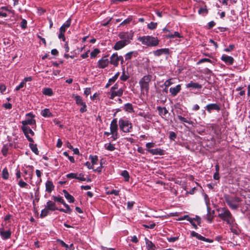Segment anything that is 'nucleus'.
<instances>
[{
  "instance_id": "09e8293b",
  "label": "nucleus",
  "mask_w": 250,
  "mask_h": 250,
  "mask_svg": "<svg viewBox=\"0 0 250 250\" xmlns=\"http://www.w3.org/2000/svg\"><path fill=\"white\" fill-rule=\"evenodd\" d=\"M100 53V50L96 48L93 51H92L90 53V57L91 58H95L97 56V55Z\"/></svg>"
},
{
  "instance_id": "bb28decb",
  "label": "nucleus",
  "mask_w": 250,
  "mask_h": 250,
  "mask_svg": "<svg viewBox=\"0 0 250 250\" xmlns=\"http://www.w3.org/2000/svg\"><path fill=\"white\" fill-rule=\"evenodd\" d=\"M0 234L4 240L10 238L11 235V232L8 230L7 231L0 230Z\"/></svg>"
},
{
  "instance_id": "2eb2a0df",
  "label": "nucleus",
  "mask_w": 250,
  "mask_h": 250,
  "mask_svg": "<svg viewBox=\"0 0 250 250\" xmlns=\"http://www.w3.org/2000/svg\"><path fill=\"white\" fill-rule=\"evenodd\" d=\"M109 62L108 59L104 57L98 61V66L100 68H104L108 65Z\"/></svg>"
},
{
  "instance_id": "e433bc0d",
  "label": "nucleus",
  "mask_w": 250,
  "mask_h": 250,
  "mask_svg": "<svg viewBox=\"0 0 250 250\" xmlns=\"http://www.w3.org/2000/svg\"><path fill=\"white\" fill-rule=\"evenodd\" d=\"M121 175L125 178V180L126 182H128L129 181L130 176L128 172L126 170H124L122 171Z\"/></svg>"
},
{
  "instance_id": "49530a36",
  "label": "nucleus",
  "mask_w": 250,
  "mask_h": 250,
  "mask_svg": "<svg viewBox=\"0 0 250 250\" xmlns=\"http://www.w3.org/2000/svg\"><path fill=\"white\" fill-rule=\"evenodd\" d=\"M208 217H207V220L211 223L213 219V216H211L210 215V208L209 207H208Z\"/></svg>"
},
{
  "instance_id": "37998d69",
  "label": "nucleus",
  "mask_w": 250,
  "mask_h": 250,
  "mask_svg": "<svg viewBox=\"0 0 250 250\" xmlns=\"http://www.w3.org/2000/svg\"><path fill=\"white\" fill-rule=\"evenodd\" d=\"M157 26V23L151 22L147 24V28L150 30H154L156 28Z\"/></svg>"
},
{
  "instance_id": "338daca9",
  "label": "nucleus",
  "mask_w": 250,
  "mask_h": 250,
  "mask_svg": "<svg viewBox=\"0 0 250 250\" xmlns=\"http://www.w3.org/2000/svg\"><path fill=\"white\" fill-rule=\"evenodd\" d=\"M155 146V144L153 142L148 143L146 144V146L148 149H151V147H153Z\"/></svg>"
},
{
  "instance_id": "c9c22d12",
  "label": "nucleus",
  "mask_w": 250,
  "mask_h": 250,
  "mask_svg": "<svg viewBox=\"0 0 250 250\" xmlns=\"http://www.w3.org/2000/svg\"><path fill=\"white\" fill-rule=\"evenodd\" d=\"M177 118L181 122L187 123L189 125H193V121H192L191 120H188L186 118L183 117L182 116H181L180 115H178L177 116Z\"/></svg>"
},
{
  "instance_id": "f704fd0d",
  "label": "nucleus",
  "mask_w": 250,
  "mask_h": 250,
  "mask_svg": "<svg viewBox=\"0 0 250 250\" xmlns=\"http://www.w3.org/2000/svg\"><path fill=\"white\" fill-rule=\"evenodd\" d=\"M138 53L136 51H131L126 54L125 55V60H129L131 59L132 56L134 55L136 57Z\"/></svg>"
},
{
  "instance_id": "0e129e2a",
  "label": "nucleus",
  "mask_w": 250,
  "mask_h": 250,
  "mask_svg": "<svg viewBox=\"0 0 250 250\" xmlns=\"http://www.w3.org/2000/svg\"><path fill=\"white\" fill-rule=\"evenodd\" d=\"M188 221L190 222V223L195 229H198L197 225L194 222L193 218L190 217Z\"/></svg>"
},
{
  "instance_id": "dca6fc26",
  "label": "nucleus",
  "mask_w": 250,
  "mask_h": 250,
  "mask_svg": "<svg viewBox=\"0 0 250 250\" xmlns=\"http://www.w3.org/2000/svg\"><path fill=\"white\" fill-rule=\"evenodd\" d=\"M221 60L226 63L229 65L232 64L234 62V59L232 57L227 56L225 54L222 56Z\"/></svg>"
},
{
  "instance_id": "4c0bfd02",
  "label": "nucleus",
  "mask_w": 250,
  "mask_h": 250,
  "mask_svg": "<svg viewBox=\"0 0 250 250\" xmlns=\"http://www.w3.org/2000/svg\"><path fill=\"white\" fill-rule=\"evenodd\" d=\"M49 210L47 209V208L45 207V208L43 209L41 211V213L40 214V217L42 218H43L46 216H47L49 214Z\"/></svg>"
},
{
  "instance_id": "ea45409f",
  "label": "nucleus",
  "mask_w": 250,
  "mask_h": 250,
  "mask_svg": "<svg viewBox=\"0 0 250 250\" xmlns=\"http://www.w3.org/2000/svg\"><path fill=\"white\" fill-rule=\"evenodd\" d=\"M2 177L3 179L7 180L9 178V173L6 167L3 169L2 171Z\"/></svg>"
},
{
  "instance_id": "864d4df0",
  "label": "nucleus",
  "mask_w": 250,
  "mask_h": 250,
  "mask_svg": "<svg viewBox=\"0 0 250 250\" xmlns=\"http://www.w3.org/2000/svg\"><path fill=\"white\" fill-rule=\"evenodd\" d=\"M132 20L131 17H129L127 19L125 20L120 25H123L125 24H128Z\"/></svg>"
},
{
  "instance_id": "f03ea898",
  "label": "nucleus",
  "mask_w": 250,
  "mask_h": 250,
  "mask_svg": "<svg viewBox=\"0 0 250 250\" xmlns=\"http://www.w3.org/2000/svg\"><path fill=\"white\" fill-rule=\"evenodd\" d=\"M138 40L142 44L148 46H156L158 45L159 41L157 37L151 36H144L138 38Z\"/></svg>"
},
{
  "instance_id": "bf43d9fd",
  "label": "nucleus",
  "mask_w": 250,
  "mask_h": 250,
  "mask_svg": "<svg viewBox=\"0 0 250 250\" xmlns=\"http://www.w3.org/2000/svg\"><path fill=\"white\" fill-rule=\"evenodd\" d=\"M71 19L70 18H69V19H68L67 20V21H66L62 25L64 27H66V28H68L70 26V24H71Z\"/></svg>"
},
{
  "instance_id": "8fccbe9b",
  "label": "nucleus",
  "mask_w": 250,
  "mask_h": 250,
  "mask_svg": "<svg viewBox=\"0 0 250 250\" xmlns=\"http://www.w3.org/2000/svg\"><path fill=\"white\" fill-rule=\"evenodd\" d=\"M176 134L174 132L170 131L169 133V138L171 140L174 141L176 138Z\"/></svg>"
},
{
  "instance_id": "a211bd4d",
  "label": "nucleus",
  "mask_w": 250,
  "mask_h": 250,
  "mask_svg": "<svg viewBox=\"0 0 250 250\" xmlns=\"http://www.w3.org/2000/svg\"><path fill=\"white\" fill-rule=\"evenodd\" d=\"M181 86L180 84L177 85L175 87H170L169 92L171 95L173 97L176 96L177 94L181 91Z\"/></svg>"
},
{
  "instance_id": "7ed1b4c3",
  "label": "nucleus",
  "mask_w": 250,
  "mask_h": 250,
  "mask_svg": "<svg viewBox=\"0 0 250 250\" xmlns=\"http://www.w3.org/2000/svg\"><path fill=\"white\" fill-rule=\"evenodd\" d=\"M219 210L221 213L218 214V217L228 224H231L233 223L234 219L230 211L226 208H222Z\"/></svg>"
},
{
  "instance_id": "9b49d317",
  "label": "nucleus",
  "mask_w": 250,
  "mask_h": 250,
  "mask_svg": "<svg viewBox=\"0 0 250 250\" xmlns=\"http://www.w3.org/2000/svg\"><path fill=\"white\" fill-rule=\"evenodd\" d=\"M208 113H211L212 110H215L216 111H220L221 109L220 106L217 104H207L205 107Z\"/></svg>"
},
{
  "instance_id": "f257e3e1",
  "label": "nucleus",
  "mask_w": 250,
  "mask_h": 250,
  "mask_svg": "<svg viewBox=\"0 0 250 250\" xmlns=\"http://www.w3.org/2000/svg\"><path fill=\"white\" fill-rule=\"evenodd\" d=\"M224 198L228 206L232 210H237L240 207L239 203L242 201L240 197L228 194L224 195Z\"/></svg>"
},
{
  "instance_id": "4468645a",
  "label": "nucleus",
  "mask_w": 250,
  "mask_h": 250,
  "mask_svg": "<svg viewBox=\"0 0 250 250\" xmlns=\"http://www.w3.org/2000/svg\"><path fill=\"white\" fill-rule=\"evenodd\" d=\"M128 44H129L128 42L120 40L115 43L114 46L113 47V48L116 50H118L122 49Z\"/></svg>"
},
{
  "instance_id": "4be33fe9",
  "label": "nucleus",
  "mask_w": 250,
  "mask_h": 250,
  "mask_svg": "<svg viewBox=\"0 0 250 250\" xmlns=\"http://www.w3.org/2000/svg\"><path fill=\"white\" fill-rule=\"evenodd\" d=\"M55 188L53 182L51 181H47L45 183V190L48 193H51Z\"/></svg>"
},
{
  "instance_id": "de8ad7c7",
  "label": "nucleus",
  "mask_w": 250,
  "mask_h": 250,
  "mask_svg": "<svg viewBox=\"0 0 250 250\" xmlns=\"http://www.w3.org/2000/svg\"><path fill=\"white\" fill-rule=\"evenodd\" d=\"M208 13V10L206 8H201L198 10V13L199 14L205 15Z\"/></svg>"
},
{
  "instance_id": "c756f323",
  "label": "nucleus",
  "mask_w": 250,
  "mask_h": 250,
  "mask_svg": "<svg viewBox=\"0 0 250 250\" xmlns=\"http://www.w3.org/2000/svg\"><path fill=\"white\" fill-rule=\"evenodd\" d=\"M63 205L66 208V209L61 208L59 209V210L61 212L70 214L71 212H72V209L70 208L69 206L67 205L66 203Z\"/></svg>"
},
{
  "instance_id": "69168bd1",
  "label": "nucleus",
  "mask_w": 250,
  "mask_h": 250,
  "mask_svg": "<svg viewBox=\"0 0 250 250\" xmlns=\"http://www.w3.org/2000/svg\"><path fill=\"white\" fill-rule=\"evenodd\" d=\"M156 226V224L155 223H152L151 224H150L149 225H143V226L146 228V229H153Z\"/></svg>"
},
{
  "instance_id": "e2e57ef3",
  "label": "nucleus",
  "mask_w": 250,
  "mask_h": 250,
  "mask_svg": "<svg viewBox=\"0 0 250 250\" xmlns=\"http://www.w3.org/2000/svg\"><path fill=\"white\" fill-rule=\"evenodd\" d=\"M235 46L233 44H230L228 48H226L224 49L225 52H230L233 50Z\"/></svg>"
},
{
  "instance_id": "7c9ffc66",
  "label": "nucleus",
  "mask_w": 250,
  "mask_h": 250,
  "mask_svg": "<svg viewBox=\"0 0 250 250\" xmlns=\"http://www.w3.org/2000/svg\"><path fill=\"white\" fill-rule=\"evenodd\" d=\"M42 93L43 95L48 96H51L53 95V92L50 88H44L42 89Z\"/></svg>"
},
{
  "instance_id": "72a5a7b5",
  "label": "nucleus",
  "mask_w": 250,
  "mask_h": 250,
  "mask_svg": "<svg viewBox=\"0 0 250 250\" xmlns=\"http://www.w3.org/2000/svg\"><path fill=\"white\" fill-rule=\"evenodd\" d=\"M52 199L54 200V201L55 202H56L60 203L62 204V205H64L65 203L63 198L60 196H53Z\"/></svg>"
},
{
  "instance_id": "13d9d810",
  "label": "nucleus",
  "mask_w": 250,
  "mask_h": 250,
  "mask_svg": "<svg viewBox=\"0 0 250 250\" xmlns=\"http://www.w3.org/2000/svg\"><path fill=\"white\" fill-rule=\"evenodd\" d=\"M77 175V173H70L67 174L66 175V176L67 178H69V179H72V178L76 179Z\"/></svg>"
},
{
  "instance_id": "412c9836",
  "label": "nucleus",
  "mask_w": 250,
  "mask_h": 250,
  "mask_svg": "<svg viewBox=\"0 0 250 250\" xmlns=\"http://www.w3.org/2000/svg\"><path fill=\"white\" fill-rule=\"evenodd\" d=\"M110 98L111 99H113L115 97L121 96L123 94V90L122 88H120L119 89L116 90H114L113 91L110 92Z\"/></svg>"
},
{
  "instance_id": "603ef678",
  "label": "nucleus",
  "mask_w": 250,
  "mask_h": 250,
  "mask_svg": "<svg viewBox=\"0 0 250 250\" xmlns=\"http://www.w3.org/2000/svg\"><path fill=\"white\" fill-rule=\"evenodd\" d=\"M128 78L129 76L127 75H126L125 71H124L120 77V79L123 81H125L128 79Z\"/></svg>"
},
{
  "instance_id": "c85d7f7f",
  "label": "nucleus",
  "mask_w": 250,
  "mask_h": 250,
  "mask_svg": "<svg viewBox=\"0 0 250 250\" xmlns=\"http://www.w3.org/2000/svg\"><path fill=\"white\" fill-rule=\"evenodd\" d=\"M157 108L159 114L161 116H164L168 113V110L166 107L158 106Z\"/></svg>"
},
{
  "instance_id": "aec40b11",
  "label": "nucleus",
  "mask_w": 250,
  "mask_h": 250,
  "mask_svg": "<svg viewBox=\"0 0 250 250\" xmlns=\"http://www.w3.org/2000/svg\"><path fill=\"white\" fill-rule=\"evenodd\" d=\"M55 202H53L50 200L48 201L46 203V207L48 209L52 211H55L56 210H59V208L56 207V204Z\"/></svg>"
},
{
  "instance_id": "a19ab883",
  "label": "nucleus",
  "mask_w": 250,
  "mask_h": 250,
  "mask_svg": "<svg viewBox=\"0 0 250 250\" xmlns=\"http://www.w3.org/2000/svg\"><path fill=\"white\" fill-rule=\"evenodd\" d=\"M125 109L128 112H132L133 111V108L132 104L130 103L126 104L125 105Z\"/></svg>"
},
{
  "instance_id": "20e7f679",
  "label": "nucleus",
  "mask_w": 250,
  "mask_h": 250,
  "mask_svg": "<svg viewBox=\"0 0 250 250\" xmlns=\"http://www.w3.org/2000/svg\"><path fill=\"white\" fill-rule=\"evenodd\" d=\"M152 76L150 75L144 76L139 81V84L142 90H145L148 92L149 87V83L152 79Z\"/></svg>"
},
{
  "instance_id": "5fc2aeb1",
  "label": "nucleus",
  "mask_w": 250,
  "mask_h": 250,
  "mask_svg": "<svg viewBox=\"0 0 250 250\" xmlns=\"http://www.w3.org/2000/svg\"><path fill=\"white\" fill-rule=\"evenodd\" d=\"M20 25L21 28L25 29L27 27V21L25 19L22 20Z\"/></svg>"
},
{
  "instance_id": "f3484780",
  "label": "nucleus",
  "mask_w": 250,
  "mask_h": 250,
  "mask_svg": "<svg viewBox=\"0 0 250 250\" xmlns=\"http://www.w3.org/2000/svg\"><path fill=\"white\" fill-rule=\"evenodd\" d=\"M169 53L168 48H162L153 51V54L156 56H160L163 54H168Z\"/></svg>"
},
{
  "instance_id": "393cba45",
  "label": "nucleus",
  "mask_w": 250,
  "mask_h": 250,
  "mask_svg": "<svg viewBox=\"0 0 250 250\" xmlns=\"http://www.w3.org/2000/svg\"><path fill=\"white\" fill-rule=\"evenodd\" d=\"M146 247L147 250H155V245L150 240H149L146 237L145 238Z\"/></svg>"
},
{
  "instance_id": "774afa93",
  "label": "nucleus",
  "mask_w": 250,
  "mask_h": 250,
  "mask_svg": "<svg viewBox=\"0 0 250 250\" xmlns=\"http://www.w3.org/2000/svg\"><path fill=\"white\" fill-rule=\"evenodd\" d=\"M194 221H196L197 222V224L199 226H201V218L198 216L196 215L195 218H193Z\"/></svg>"
},
{
  "instance_id": "a878e982",
  "label": "nucleus",
  "mask_w": 250,
  "mask_h": 250,
  "mask_svg": "<svg viewBox=\"0 0 250 250\" xmlns=\"http://www.w3.org/2000/svg\"><path fill=\"white\" fill-rule=\"evenodd\" d=\"M64 193V196L65 198L68 201L69 203H74L75 201V198L73 196L70 194L66 190L63 189L62 191Z\"/></svg>"
},
{
  "instance_id": "4d7b16f0",
  "label": "nucleus",
  "mask_w": 250,
  "mask_h": 250,
  "mask_svg": "<svg viewBox=\"0 0 250 250\" xmlns=\"http://www.w3.org/2000/svg\"><path fill=\"white\" fill-rule=\"evenodd\" d=\"M139 115L145 119H151V117L150 115L146 114L144 112H140Z\"/></svg>"
},
{
  "instance_id": "5701e85b",
  "label": "nucleus",
  "mask_w": 250,
  "mask_h": 250,
  "mask_svg": "<svg viewBox=\"0 0 250 250\" xmlns=\"http://www.w3.org/2000/svg\"><path fill=\"white\" fill-rule=\"evenodd\" d=\"M110 62L111 64L117 66L118 65V56L117 53L113 54L110 57Z\"/></svg>"
},
{
  "instance_id": "b1692460",
  "label": "nucleus",
  "mask_w": 250,
  "mask_h": 250,
  "mask_svg": "<svg viewBox=\"0 0 250 250\" xmlns=\"http://www.w3.org/2000/svg\"><path fill=\"white\" fill-rule=\"evenodd\" d=\"M186 87L187 88L192 87L194 89H200L202 88V85L198 83H194L191 81L190 83L186 84Z\"/></svg>"
},
{
  "instance_id": "1a4fd4ad",
  "label": "nucleus",
  "mask_w": 250,
  "mask_h": 250,
  "mask_svg": "<svg viewBox=\"0 0 250 250\" xmlns=\"http://www.w3.org/2000/svg\"><path fill=\"white\" fill-rule=\"evenodd\" d=\"M119 37L123 41L128 42L129 43L130 41L132 39L133 33L131 32H121L119 34Z\"/></svg>"
},
{
  "instance_id": "3c124183",
  "label": "nucleus",
  "mask_w": 250,
  "mask_h": 250,
  "mask_svg": "<svg viewBox=\"0 0 250 250\" xmlns=\"http://www.w3.org/2000/svg\"><path fill=\"white\" fill-rule=\"evenodd\" d=\"M76 179L81 181H86V178L84 177V174L82 173H80L78 176L77 175Z\"/></svg>"
},
{
  "instance_id": "052dcab7",
  "label": "nucleus",
  "mask_w": 250,
  "mask_h": 250,
  "mask_svg": "<svg viewBox=\"0 0 250 250\" xmlns=\"http://www.w3.org/2000/svg\"><path fill=\"white\" fill-rule=\"evenodd\" d=\"M18 185L21 188H26V187L28 186L27 184L25 182L23 181L22 180H20Z\"/></svg>"
},
{
  "instance_id": "6ab92c4d",
  "label": "nucleus",
  "mask_w": 250,
  "mask_h": 250,
  "mask_svg": "<svg viewBox=\"0 0 250 250\" xmlns=\"http://www.w3.org/2000/svg\"><path fill=\"white\" fill-rule=\"evenodd\" d=\"M13 143H9L4 145L1 149V152L4 156H6L7 154L8 151L12 147Z\"/></svg>"
},
{
  "instance_id": "2f4dec72",
  "label": "nucleus",
  "mask_w": 250,
  "mask_h": 250,
  "mask_svg": "<svg viewBox=\"0 0 250 250\" xmlns=\"http://www.w3.org/2000/svg\"><path fill=\"white\" fill-rule=\"evenodd\" d=\"M30 148H31L32 152H33L36 155H39V151L37 148L36 144L33 143H30L29 145Z\"/></svg>"
},
{
  "instance_id": "0eeeda50",
  "label": "nucleus",
  "mask_w": 250,
  "mask_h": 250,
  "mask_svg": "<svg viewBox=\"0 0 250 250\" xmlns=\"http://www.w3.org/2000/svg\"><path fill=\"white\" fill-rule=\"evenodd\" d=\"M26 116L27 117L26 119L21 122V127H28V125H30L34 128V126H36V121L34 119L35 115L31 113H29L26 114Z\"/></svg>"
},
{
  "instance_id": "79ce46f5",
  "label": "nucleus",
  "mask_w": 250,
  "mask_h": 250,
  "mask_svg": "<svg viewBox=\"0 0 250 250\" xmlns=\"http://www.w3.org/2000/svg\"><path fill=\"white\" fill-rule=\"evenodd\" d=\"M173 79H169L167 80V81H165V82L164 83V86L166 88H167L171 84L174 83V82H173Z\"/></svg>"
},
{
  "instance_id": "58836bf2",
  "label": "nucleus",
  "mask_w": 250,
  "mask_h": 250,
  "mask_svg": "<svg viewBox=\"0 0 250 250\" xmlns=\"http://www.w3.org/2000/svg\"><path fill=\"white\" fill-rule=\"evenodd\" d=\"M89 159H90L91 161L92 165H94L97 163L98 161V157L97 155H90L89 156Z\"/></svg>"
},
{
  "instance_id": "9d476101",
  "label": "nucleus",
  "mask_w": 250,
  "mask_h": 250,
  "mask_svg": "<svg viewBox=\"0 0 250 250\" xmlns=\"http://www.w3.org/2000/svg\"><path fill=\"white\" fill-rule=\"evenodd\" d=\"M21 128L22 129V131H23L24 135H25L27 139H28V141H33V139H32L31 137L34 136V132L32 130V129L29 126L21 127Z\"/></svg>"
},
{
  "instance_id": "cd10ccee",
  "label": "nucleus",
  "mask_w": 250,
  "mask_h": 250,
  "mask_svg": "<svg viewBox=\"0 0 250 250\" xmlns=\"http://www.w3.org/2000/svg\"><path fill=\"white\" fill-rule=\"evenodd\" d=\"M120 75V73L118 72L112 78L108 80V83H106L105 85L106 88H108L109 86L113 83H114L116 80L118 78Z\"/></svg>"
},
{
  "instance_id": "423d86ee",
  "label": "nucleus",
  "mask_w": 250,
  "mask_h": 250,
  "mask_svg": "<svg viewBox=\"0 0 250 250\" xmlns=\"http://www.w3.org/2000/svg\"><path fill=\"white\" fill-rule=\"evenodd\" d=\"M110 132H105L104 134L108 135L109 134H111L113 140H116L118 138V124L117 119H114L110 124Z\"/></svg>"
},
{
  "instance_id": "f8f14e48",
  "label": "nucleus",
  "mask_w": 250,
  "mask_h": 250,
  "mask_svg": "<svg viewBox=\"0 0 250 250\" xmlns=\"http://www.w3.org/2000/svg\"><path fill=\"white\" fill-rule=\"evenodd\" d=\"M190 235L192 237H195L198 240H201L203 241H205V242H208V243H212L213 242L212 240H211L208 238H206L205 237L201 235L200 234H198V233H197L196 232H195L194 231H192L191 232Z\"/></svg>"
},
{
  "instance_id": "6e6d98bb",
  "label": "nucleus",
  "mask_w": 250,
  "mask_h": 250,
  "mask_svg": "<svg viewBox=\"0 0 250 250\" xmlns=\"http://www.w3.org/2000/svg\"><path fill=\"white\" fill-rule=\"evenodd\" d=\"M134 204H135V202H134V201L128 202L127 203V209L128 210H131L133 208V207Z\"/></svg>"
},
{
  "instance_id": "680f3d73",
  "label": "nucleus",
  "mask_w": 250,
  "mask_h": 250,
  "mask_svg": "<svg viewBox=\"0 0 250 250\" xmlns=\"http://www.w3.org/2000/svg\"><path fill=\"white\" fill-rule=\"evenodd\" d=\"M179 239V237H167V240L169 242H174Z\"/></svg>"
},
{
  "instance_id": "39448f33",
  "label": "nucleus",
  "mask_w": 250,
  "mask_h": 250,
  "mask_svg": "<svg viewBox=\"0 0 250 250\" xmlns=\"http://www.w3.org/2000/svg\"><path fill=\"white\" fill-rule=\"evenodd\" d=\"M119 125L120 129L124 132H129L132 128V125L127 120L120 119Z\"/></svg>"
},
{
  "instance_id": "473e14b6",
  "label": "nucleus",
  "mask_w": 250,
  "mask_h": 250,
  "mask_svg": "<svg viewBox=\"0 0 250 250\" xmlns=\"http://www.w3.org/2000/svg\"><path fill=\"white\" fill-rule=\"evenodd\" d=\"M41 114L44 117H50L52 116V113L48 108H45L42 110Z\"/></svg>"
},
{
  "instance_id": "ddd939ff",
  "label": "nucleus",
  "mask_w": 250,
  "mask_h": 250,
  "mask_svg": "<svg viewBox=\"0 0 250 250\" xmlns=\"http://www.w3.org/2000/svg\"><path fill=\"white\" fill-rule=\"evenodd\" d=\"M147 151L152 155H163L165 154V150L159 148L147 149Z\"/></svg>"
},
{
  "instance_id": "6e6552de",
  "label": "nucleus",
  "mask_w": 250,
  "mask_h": 250,
  "mask_svg": "<svg viewBox=\"0 0 250 250\" xmlns=\"http://www.w3.org/2000/svg\"><path fill=\"white\" fill-rule=\"evenodd\" d=\"M72 97L74 99L76 104L81 107L80 109V111L81 113H84L87 111V106L85 102L83 101V98L80 96L78 95L73 94Z\"/></svg>"
},
{
  "instance_id": "c03bdc74",
  "label": "nucleus",
  "mask_w": 250,
  "mask_h": 250,
  "mask_svg": "<svg viewBox=\"0 0 250 250\" xmlns=\"http://www.w3.org/2000/svg\"><path fill=\"white\" fill-rule=\"evenodd\" d=\"M105 147L106 149L109 151H113L115 149V147L114 145L111 143L106 144L105 145Z\"/></svg>"
},
{
  "instance_id": "a18cd8bd",
  "label": "nucleus",
  "mask_w": 250,
  "mask_h": 250,
  "mask_svg": "<svg viewBox=\"0 0 250 250\" xmlns=\"http://www.w3.org/2000/svg\"><path fill=\"white\" fill-rule=\"evenodd\" d=\"M57 242L59 243L62 247L65 248V250H68V245L65 243L61 239H57Z\"/></svg>"
}]
</instances>
